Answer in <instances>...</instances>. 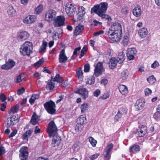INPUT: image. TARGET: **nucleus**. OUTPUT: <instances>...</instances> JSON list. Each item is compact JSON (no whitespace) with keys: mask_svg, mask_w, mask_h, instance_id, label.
<instances>
[{"mask_svg":"<svg viewBox=\"0 0 160 160\" xmlns=\"http://www.w3.org/2000/svg\"><path fill=\"white\" fill-rule=\"evenodd\" d=\"M144 92L145 96H148L152 92V91L149 88H147L144 90Z\"/></svg>","mask_w":160,"mask_h":160,"instance_id":"5fc2aeb1","label":"nucleus"},{"mask_svg":"<svg viewBox=\"0 0 160 160\" xmlns=\"http://www.w3.org/2000/svg\"><path fill=\"white\" fill-rule=\"evenodd\" d=\"M53 82H56L58 83H61L63 81V78H61L60 75L57 74L54 78H52L51 79Z\"/></svg>","mask_w":160,"mask_h":160,"instance_id":"e433bc0d","label":"nucleus"},{"mask_svg":"<svg viewBox=\"0 0 160 160\" xmlns=\"http://www.w3.org/2000/svg\"><path fill=\"white\" fill-rule=\"evenodd\" d=\"M127 110L125 107L120 108L118 110V112L121 115H123L126 114L127 112Z\"/></svg>","mask_w":160,"mask_h":160,"instance_id":"864d4df0","label":"nucleus"},{"mask_svg":"<svg viewBox=\"0 0 160 160\" xmlns=\"http://www.w3.org/2000/svg\"><path fill=\"white\" fill-rule=\"evenodd\" d=\"M159 66V64L157 61H155L151 65V68H155Z\"/></svg>","mask_w":160,"mask_h":160,"instance_id":"680f3d73","label":"nucleus"},{"mask_svg":"<svg viewBox=\"0 0 160 160\" xmlns=\"http://www.w3.org/2000/svg\"><path fill=\"white\" fill-rule=\"evenodd\" d=\"M95 77L94 76L87 77L85 79L86 84L89 85L93 84L95 82Z\"/></svg>","mask_w":160,"mask_h":160,"instance_id":"5701e85b","label":"nucleus"},{"mask_svg":"<svg viewBox=\"0 0 160 160\" xmlns=\"http://www.w3.org/2000/svg\"><path fill=\"white\" fill-rule=\"evenodd\" d=\"M111 154V152H105V151H104L103 156V158L104 160H109L110 158Z\"/></svg>","mask_w":160,"mask_h":160,"instance_id":"79ce46f5","label":"nucleus"},{"mask_svg":"<svg viewBox=\"0 0 160 160\" xmlns=\"http://www.w3.org/2000/svg\"><path fill=\"white\" fill-rule=\"evenodd\" d=\"M68 60V58L66 56L65 50H62L60 52L58 57V61L60 63L65 62Z\"/></svg>","mask_w":160,"mask_h":160,"instance_id":"f3484780","label":"nucleus"},{"mask_svg":"<svg viewBox=\"0 0 160 160\" xmlns=\"http://www.w3.org/2000/svg\"><path fill=\"white\" fill-rule=\"evenodd\" d=\"M103 70L102 63L98 62L95 67L94 70V74L96 77H98L102 74Z\"/></svg>","mask_w":160,"mask_h":160,"instance_id":"f8f14e48","label":"nucleus"},{"mask_svg":"<svg viewBox=\"0 0 160 160\" xmlns=\"http://www.w3.org/2000/svg\"><path fill=\"white\" fill-rule=\"evenodd\" d=\"M32 43L30 42L26 41L20 48V52L23 55L29 56L32 52Z\"/></svg>","mask_w":160,"mask_h":160,"instance_id":"f257e3e1","label":"nucleus"},{"mask_svg":"<svg viewBox=\"0 0 160 160\" xmlns=\"http://www.w3.org/2000/svg\"><path fill=\"white\" fill-rule=\"evenodd\" d=\"M88 139L89 142L93 147H95L97 143V141L92 137H89Z\"/></svg>","mask_w":160,"mask_h":160,"instance_id":"a19ab883","label":"nucleus"},{"mask_svg":"<svg viewBox=\"0 0 160 160\" xmlns=\"http://www.w3.org/2000/svg\"><path fill=\"white\" fill-rule=\"evenodd\" d=\"M99 155L100 154L99 153H97L91 155L89 157V158L90 160H93L97 158Z\"/></svg>","mask_w":160,"mask_h":160,"instance_id":"6e6d98bb","label":"nucleus"},{"mask_svg":"<svg viewBox=\"0 0 160 160\" xmlns=\"http://www.w3.org/2000/svg\"><path fill=\"white\" fill-rule=\"evenodd\" d=\"M32 132V131L29 130L27 131L22 135V137L23 139L28 140V138L30 136Z\"/></svg>","mask_w":160,"mask_h":160,"instance_id":"58836bf2","label":"nucleus"},{"mask_svg":"<svg viewBox=\"0 0 160 160\" xmlns=\"http://www.w3.org/2000/svg\"><path fill=\"white\" fill-rule=\"evenodd\" d=\"M140 150V147L138 145H134L129 147V151L131 153H136Z\"/></svg>","mask_w":160,"mask_h":160,"instance_id":"393cba45","label":"nucleus"},{"mask_svg":"<svg viewBox=\"0 0 160 160\" xmlns=\"http://www.w3.org/2000/svg\"><path fill=\"white\" fill-rule=\"evenodd\" d=\"M78 12L79 13L84 15L86 13L84 8L82 6L80 7L78 9Z\"/></svg>","mask_w":160,"mask_h":160,"instance_id":"4d7b16f0","label":"nucleus"},{"mask_svg":"<svg viewBox=\"0 0 160 160\" xmlns=\"http://www.w3.org/2000/svg\"><path fill=\"white\" fill-rule=\"evenodd\" d=\"M89 105L88 103H84L82 104L80 107L81 112L83 113L87 111L89 108Z\"/></svg>","mask_w":160,"mask_h":160,"instance_id":"c9c22d12","label":"nucleus"},{"mask_svg":"<svg viewBox=\"0 0 160 160\" xmlns=\"http://www.w3.org/2000/svg\"><path fill=\"white\" fill-rule=\"evenodd\" d=\"M137 52V51L134 48H128V50L127 56L128 59L129 60H133L135 55Z\"/></svg>","mask_w":160,"mask_h":160,"instance_id":"dca6fc26","label":"nucleus"},{"mask_svg":"<svg viewBox=\"0 0 160 160\" xmlns=\"http://www.w3.org/2000/svg\"><path fill=\"white\" fill-rule=\"evenodd\" d=\"M147 132V127L146 126L142 125L139 127L136 131V134L138 137H143L146 134Z\"/></svg>","mask_w":160,"mask_h":160,"instance_id":"9d476101","label":"nucleus"},{"mask_svg":"<svg viewBox=\"0 0 160 160\" xmlns=\"http://www.w3.org/2000/svg\"><path fill=\"white\" fill-rule=\"evenodd\" d=\"M20 153L19 157L21 160H26L28 157V148L27 147H23L20 149Z\"/></svg>","mask_w":160,"mask_h":160,"instance_id":"9b49d317","label":"nucleus"},{"mask_svg":"<svg viewBox=\"0 0 160 160\" xmlns=\"http://www.w3.org/2000/svg\"><path fill=\"white\" fill-rule=\"evenodd\" d=\"M23 75L22 74H20L17 76L16 79L15 80V82L18 83L22 82Z\"/></svg>","mask_w":160,"mask_h":160,"instance_id":"a18cd8bd","label":"nucleus"},{"mask_svg":"<svg viewBox=\"0 0 160 160\" xmlns=\"http://www.w3.org/2000/svg\"><path fill=\"white\" fill-rule=\"evenodd\" d=\"M83 128V125L77 123L75 127V130L76 132H79L81 131Z\"/></svg>","mask_w":160,"mask_h":160,"instance_id":"603ef678","label":"nucleus"},{"mask_svg":"<svg viewBox=\"0 0 160 160\" xmlns=\"http://www.w3.org/2000/svg\"><path fill=\"white\" fill-rule=\"evenodd\" d=\"M65 21V17L63 15L58 16L54 19L53 24L55 27H59L64 26Z\"/></svg>","mask_w":160,"mask_h":160,"instance_id":"423d86ee","label":"nucleus"},{"mask_svg":"<svg viewBox=\"0 0 160 160\" xmlns=\"http://www.w3.org/2000/svg\"><path fill=\"white\" fill-rule=\"evenodd\" d=\"M76 92L80 95L84 100H85L88 96V91L86 88H80Z\"/></svg>","mask_w":160,"mask_h":160,"instance_id":"4468645a","label":"nucleus"},{"mask_svg":"<svg viewBox=\"0 0 160 160\" xmlns=\"http://www.w3.org/2000/svg\"><path fill=\"white\" fill-rule=\"evenodd\" d=\"M55 86V83L53 82V81L51 80H49L46 86V88L47 90H52Z\"/></svg>","mask_w":160,"mask_h":160,"instance_id":"473e14b6","label":"nucleus"},{"mask_svg":"<svg viewBox=\"0 0 160 160\" xmlns=\"http://www.w3.org/2000/svg\"><path fill=\"white\" fill-rule=\"evenodd\" d=\"M144 106V103L141 100H138L135 105L136 110L139 111L142 110Z\"/></svg>","mask_w":160,"mask_h":160,"instance_id":"b1692460","label":"nucleus"},{"mask_svg":"<svg viewBox=\"0 0 160 160\" xmlns=\"http://www.w3.org/2000/svg\"><path fill=\"white\" fill-rule=\"evenodd\" d=\"M125 55L124 52L122 51L119 52L118 54V62L119 63H121L123 62L125 59Z\"/></svg>","mask_w":160,"mask_h":160,"instance_id":"bb28decb","label":"nucleus"},{"mask_svg":"<svg viewBox=\"0 0 160 160\" xmlns=\"http://www.w3.org/2000/svg\"><path fill=\"white\" fill-rule=\"evenodd\" d=\"M118 88L119 92L122 95H126L128 93V88L126 86L121 85L119 86Z\"/></svg>","mask_w":160,"mask_h":160,"instance_id":"4be33fe9","label":"nucleus"},{"mask_svg":"<svg viewBox=\"0 0 160 160\" xmlns=\"http://www.w3.org/2000/svg\"><path fill=\"white\" fill-rule=\"evenodd\" d=\"M56 12L55 11L51 9L46 12L45 14V18L47 21L51 22L54 20L56 16Z\"/></svg>","mask_w":160,"mask_h":160,"instance_id":"6e6552de","label":"nucleus"},{"mask_svg":"<svg viewBox=\"0 0 160 160\" xmlns=\"http://www.w3.org/2000/svg\"><path fill=\"white\" fill-rule=\"evenodd\" d=\"M108 4L106 2H102L99 4L95 5L91 9L92 13L94 12L98 15L105 13L107 10Z\"/></svg>","mask_w":160,"mask_h":160,"instance_id":"f03ea898","label":"nucleus"},{"mask_svg":"<svg viewBox=\"0 0 160 160\" xmlns=\"http://www.w3.org/2000/svg\"><path fill=\"white\" fill-rule=\"evenodd\" d=\"M118 62L115 58H112L110 61L109 67L113 69L116 66Z\"/></svg>","mask_w":160,"mask_h":160,"instance_id":"f704fd0d","label":"nucleus"},{"mask_svg":"<svg viewBox=\"0 0 160 160\" xmlns=\"http://www.w3.org/2000/svg\"><path fill=\"white\" fill-rule=\"evenodd\" d=\"M86 118L84 115H81L77 119V123L78 124L83 125L86 122Z\"/></svg>","mask_w":160,"mask_h":160,"instance_id":"a878e982","label":"nucleus"},{"mask_svg":"<svg viewBox=\"0 0 160 160\" xmlns=\"http://www.w3.org/2000/svg\"><path fill=\"white\" fill-rule=\"evenodd\" d=\"M83 73L81 68H78L76 71V76L78 79H81L83 77Z\"/></svg>","mask_w":160,"mask_h":160,"instance_id":"ea45409f","label":"nucleus"},{"mask_svg":"<svg viewBox=\"0 0 160 160\" xmlns=\"http://www.w3.org/2000/svg\"><path fill=\"white\" fill-rule=\"evenodd\" d=\"M15 62L12 59H9L6 63L1 66V68L4 70H8L12 68L15 65Z\"/></svg>","mask_w":160,"mask_h":160,"instance_id":"ddd939ff","label":"nucleus"},{"mask_svg":"<svg viewBox=\"0 0 160 160\" xmlns=\"http://www.w3.org/2000/svg\"><path fill=\"white\" fill-rule=\"evenodd\" d=\"M90 70V65L88 64H86L84 66V71L85 72H88Z\"/></svg>","mask_w":160,"mask_h":160,"instance_id":"0e129e2a","label":"nucleus"},{"mask_svg":"<svg viewBox=\"0 0 160 160\" xmlns=\"http://www.w3.org/2000/svg\"><path fill=\"white\" fill-rule=\"evenodd\" d=\"M7 105V102H4L1 104L0 110L2 111H4L6 108Z\"/></svg>","mask_w":160,"mask_h":160,"instance_id":"774afa93","label":"nucleus"},{"mask_svg":"<svg viewBox=\"0 0 160 160\" xmlns=\"http://www.w3.org/2000/svg\"><path fill=\"white\" fill-rule=\"evenodd\" d=\"M113 147V145L112 143H110L107 145V147L104 150L105 152H111V151Z\"/></svg>","mask_w":160,"mask_h":160,"instance_id":"09e8293b","label":"nucleus"},{"mask_svg":"<svg viewBox=\"0 0 160 160\" xmlns=\"http://www.w3.org/2000/svg\"><path fill=\"white\" fill-rule=\"evenodd\" d=\"M37 20V17L34 15H29L24 17L22 19L23 22L28 24L34 23Z\"/></svg>","mask_w":160,"mask_h":160,"instance_id":"1a4fd4ad","label":"nucleus"},{"mask_svg":"<svg viewBox=\"0 0 160 160\" xmlns=\"http://www.w3.org/2000/svg\"><path fill=\"white\" fill-rule=\"evenodd\" d=\"M43 10V7L42 5H40L36 8L35 13L37 14H40Z\"/></svg>","mask_w":160,"mask_h":160,"instance_id":"37998d69","label":"nucleus"},{"mask_svg":"<svg viewBox=\"0 0 160 160\" xmlns=\"http://www.w3.org/2000/svg\"><path fill=\"white\" fill-rule=\"evenodd\" d=\"M105 13L101 14V15H98L101 17L102 19H105V20H108L109 21L111 20V18L110 16L108 15L105 14Z\"/></svg>","mask_w":160,"mask_h":160,"instance_id":"3c124183","label":"nucleus"},{"mask_svg":"<svg viewBox=\"0 0 160 160\" xmlns=\"http://www.w3.org/2000/svg\"><path fill=\"white\" fill-rule=\"evenodd\" d=\"M57 128L53 121H51L49 124L47 129V132L49 134V137H53L56 135L57 133Z\"/></svg>","mask_w":160,"mask_h":160,"instance_id":"39448f33","label":"nucleus"},{"mask_svg":"<svg viewBox=\"0 0 160 160\" xmlns=\"http://www.w3.org/2000/svg\"><path fill=\"white\" fill-rule=\"evenodd\" d=\"M5 153V148L1 145L0 143V155H2Z\"/></svg>","mask_w":160,"mask_h":160,"instance_id":"bf43d9fd","label":"nucleus"},{"mask_svg":"<svg viewBox=\"0 0 160 160\" xmlns=\"http://www.w3.org/2000/svg\"><path fill=\"white\" fill-rule=\"evenodd\" d=\"M44 107L49 114H54L56 112V106L55 102L52 100H50L45 103L44 104Z\"/></svg>","mask_w":160,"mask_h":160,"instance_id":"7ed1b4c3","label":"nucleus"},{"mask_svg":"<svg viewBox=\"0 0 160 160\" xmlns=\"http://www.w3.org/2000/svg\"><path fill=\"white\" fill-rule=\"evenodd\" d=\"M6 100V97L5 95L2 93H1L0 94V100L2 102H4Z\"/></svg>","mask_w":160,"mask_h":160,"instance_id":"e2e57ef3","label":"nucleus"},{"mask_svg":"<svg viewBox=\"0 0 160 160\" xmlns=\"http://www.w3.org/2000/svg\"><path fill=\"white\" fill-rule=\"evenodd\" d=\"M39 121L38 117L35 113H33L32 118L31 120V122L33 125L37 124Z\"/></svg>","mask_w":160,"mask_h":160,"instance_id":"7c9ffc66","label":"nucleus"},{"mask_svg":"<svg viewBox=\"0 0 160 160\" xmlns=\"http://www.w3.org/2000/svg\"><path fill=\"white\" fill-rule=\"evenodd\" d=\"M44 61V60L43 58L41 59L38 61L34 64V67L36 68H38L43 63Z\"/></svg>","mask_w":160,"mask_h":160,"instance_id":"de8ad7c7","label":"nucleus"},{"mask_svg":"<svg viewBox=\"0 0 160 160\" xmlns=\"http://www.w3.org/2000/svg\"><path fill=\"white\" fill-rule=\"evenodd\" d=\"M39 98V94H33L30 98L29 101L30 104H33L35 102L37 99H38Z\"/></svg>","mask_w":160,"mask_h":160,"instance_id":"4c0bfd02","label":"nucleus"},{"mask_svg":"<svg viewBox=\"0 0 160 160\" xmlns=\"http://www.w3.org/2000/svg\"><path fill=\"white\" fill-rule=\"evenodd\" d=\"M148 33L147 28H143L140 29L138 31V34L142 38L145 37Z\"/></svg>","mask_w":160,"mask_h":160,"instance_id":"c85d7f7f","label":"nucleus"},{"mask_svg":"<svg viewBox=\"0 0 160 160\" xmlns=\"http://www.w3.org/2000/svg\"><path fill=\"white\" fill-rule=\"evenodd\" d=\"M101 93L100 90L99 89H97L94 91L93 95L95 97H98Z\"/></svg>","mask_w":160,"mask_h":160,"instance_id":"69168bd1","label":"nucleus"},{"mask_svg":"<svg viewBox=\"0 0 160 160\" xmlns=\"http://www.w3.org/2000/svg\"><path fill=\"white\" fill-rule=\"evenodd\" d=\"M48 45V43L45 41L43 40L42 44L40 46L39 49V52L41 53H43L45 52Z\"/></svg>","mask_w":160,"mask_h":160,"instance_id":"72a5a7b5","label":"nucleus"},{"mask_svg":"<svg viewBox=\"0 0 160 160\" xmlns=\"http://www.w3.org/2000/svg\"><path fill=\"white\" fill-rule=\"evenodd\" d=\"M73 151L74 152H77L79 149V146L77 143L74 144L72 148Z\"/></svg>","mask_w":160,"mask_h":160,"instance_id":"052dcab7","label":"nucleus"},{"mask_svg":"<svg viewBox=\"0 0 160 160\" xmlns=\"http://www.w3.org/2000/svg\"><path fill=\"white\" fill-rule=\"evenodd\" d=\"M19 108V105L18 104H16L11 109V113H13L16 112L18 110Z\"/></svg>","mask_w":160,"mask_h":160,"instance_id":"8fccbe9b","label":"nucleus"},{"mask_svg":"<svg viewBox=\"0 0 160 160\" xmlns=\"http://www.w3.org/2000/svg\"><path fill=\"white\" fill-rule=\"evenodd\" d=\"M16 118V117L15 116H12L8 118L7 123L8 124L9 126L14 125L17 122V120Z\"/></svg>","mask_w":160,"mask_h":160,"instance_id":"c756f323","label":"nucleus"},{"mask_svg":"<svg viewBox=\"0 0 160 160\" xmlns=\"http://www.w3.org/2000/svg\"><path fill=\"white\" fill-rule=\"evenodd\" d=\"M84 28L83 25H79L77 26L74 30V34L76 36L78 35L83 31Z\"/></svg>","mask_w":160,"mask_h":160,"instance_id":"cd10ccee","label":"nucleus"},{"mask_svg":"<svg viewBox=\"0 0 160 160\" xmlns=\"http://www.w3.org/2000/svg\"><path fill=\"white\" fill-rule=\"evenodd\" d=\"M132 13L136 17H139L142 13V10L140 6L138 5H137L133 9Z\"/></svg>","mask_w":160,"mask_h":160,"instance_id":"a211bd4d","label":"nucleus"},{"mask_svg":"<svg viewBox=\"0 0 160 160\" xmlns=\"http://www.w3.org/2000/svg\"><path fill=\"white\" fill-rule=\"evenodd\" d=\"M7 12L8 15L10 16H13L15 15L16 11L13 7L12 6H9L7 9Z\"/></svg>","mask_w":160,"mask_h":160,"instance_id":"2f4dec72","label":"nucleus"},{"mask_svg":"<svg viewBox=\"0 0 160 160\" xmlns=\"http://www.w3.org/2000/svg\"><path fill=\"white\" fill-rule=\"evenodd\" d=\"M129 40V35L128 34H127L123 37L121 42V44L124 47L127 46L128 45Z\"/></svg>","mask_w":160,"mask_h":160,"instance_id":"412c9836","label":"nucleus"},{"mask_svg":"<svg viewBox=\"0 0 160 160\" xmlns=\"http://www.w3.org/2000/svg\"><path fill=\"white\" fill-rule=\"evenodd\" d=\"M108 33L109 38L111 40L115 42H118L121 38L122 32L109 30Z\"/></svg>","mask_w":160,"mask_h":160,"instance_id":"20e7f679","label":"nucleus"},{"mask_svg":"<svg viewBox=\"0 0 160 160\" xmlns=\"http://www.w3.org/2000/svg\"><path fill=\"white\" fill-rule=\"evenodd\" d=\"M128 75V70L123 71L121 73V76L122 78L125 80L127 78Z\"/></svg>","mask_w":160,"mask_h":160,"instance_id":"c03bdc74","label":"nucleus"},{"mask_svg":"<svg viewBox=\"0 0 160 160\" xmlns=\"http://www.w3.org/2000/svg\"><path fill=\"white\" fill-rule=\"evenodd\" d=\"M65 7V11L67 15L69 16H72L76 11L75 5L69 2L66 4Z\"/></svg>","mask_w":160,"mask_h":160,"instance_id":"0eeeda50","label":"nucleus"},{"mask_svg":"<svg viewBox=\"0 0 160 160\" xmlns=\"http://www.w3.org/2000/svg\"><path fill=\"white\" fill-rule=\"evenodd\" d=\"M122 115H121V114L120 113L118 112L117 114L115 116V120H116L117 121H118Z\"/></svg>","mask_w":160,"mask_h":160,"instance_id":"338daca9","label":"nucleus"},{"mask_svg":"<svg viewBox=\"0 0 160 160\" xmlns=\"http://www.w3.org/2000/svg\"><path fill=\"white\" fill-rule=\"evenodd\" d=\"M29 36V34L28 32L23 31L18 33L17 38L21 41H23L28 38Z\"/></svg>","mask_w":160,"mask_h":160,"instance_id":"2eb2a0df","label":"nucleus"},{"mask_svg":"<svg viewBox=\"0 0 160 160\" xmlns=\"http://www.w3.org/2000/svg\"><path fill=\"white\" fill-rule=\"evenodd\" d=\"M147 80L148 82L150 84H152L154 83L156 81V78L153 75L149 76Z\"/></svg>","mask_w":160,"mask_h":160,"instance_id":"49530a36","label":"nucleus"},{"mask_svg":"<svg viewBox=\"0 0 160 160\" xmlns=\"http://www.w3.org/2000/svg\"><path fill=\"white\" fill-rule=\"evenodd\" d=\"M53 138L52 142V146L54 147H57L60 144L61 141V138L57 135L53 136Z\"/></svg>","mask_w":160,"mask_h":160,"instance_id":"aec40b11","label":"nucleus"},{"mask_svg":"<svg viewBox=\"0 0 160 160\" xmlns=\"http://www.w3.org/2000/svg\"><path fill=\"white\" fill-rule=\"evenodd\" d=\"M110 96V94L108 92L105 93L104 94L102 95L100 98L103 99H105L108 98Z\"/></svg>","mask_w":160,"mask_h":160,"instance_id":"13d9d810","label":"nucleus"},{"mask_svg":"<svg viewBox=\"0 0 160 160\" xmlns=\"http://www.w3.org/2000/svg\"><path fill=\"white\" fill-rule=\"evenodd\" d=\"M109 30L122 32V27L119 23H115L111 27Z\"/></svg>","mask_w":160,"mask_h":160,"instance_id":"6ab92c4d","label":"nucleus"}]
</instances>
